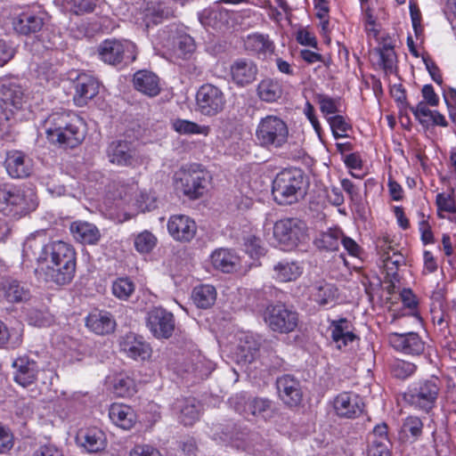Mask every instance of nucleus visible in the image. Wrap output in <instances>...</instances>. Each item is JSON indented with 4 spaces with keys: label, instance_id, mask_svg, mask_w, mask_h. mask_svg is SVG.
<instances>
[{
    "label": "nucleus",
    "instance_id": "39448f33",
    "mask_svg": "<svg viewBox=\"0 0 456 456\" xmlns=\"http://www.w3.org/2000/svg\"><path fill=\"white\" fill-rule=\"evenodd\" d=\"M289 139L287 124L276 116H266L259 121L256 129V143L269 151L282 148Z\"/></svg>",
    "mask_w": 456,
    "mask_h": 456
},
{
    "label": "nucleus",
    "instance_id": "20e7f679",
    "mask_svg": "<svg viewBox=\"0 0 456 456\" xmlns=\"http://www.w3.org/2000/svg\"><path fill=\"white\" fill-rule=\"evenodd\" d=\"M37 207V196L33 191L0 186V212L5 216L20 217Z\"/></svg>",
    "mask_w": 456,
    "mask_h": 456
},
{
    "label": "nucleus",
    "instance_id": "e2e57ef3",
    "mask_svg": "<svg viewBox=\"0 0 456 456\" xmlns=\"http://www.w3.org/2000/svg\"><path fill=\"white\" fill-rule=\"evenodd\" d=\"M28 323L36 327L48 326L52 322V317L39 310H32L28 316Z\"/></svg>",
    "mask_w": 456,
    "mask_h": 456
},
{
    "label": "nucleus",
    "instance_id": "4d7b16f0",
    "mask_svg": "<svg viewBox=\"0 0 456 456\" xmlns=\"http://www.w3.org/2000/svg\"><path fill=\"white\" fill-rule=\"evenodd\" d=\"M390 442L386 436L372 438L368 449V456H390Z\"/></svg>",
    "mask_w": 456,
    "mask_h": 456
},
{
    "label": "nucleus",
    "instance_id": "6e6d98bb",
    "mask_svg": "<svg viewBox=\"0 0 456 456\" xmlns=\"http://www.w3.org/2000/svg\"><path fill=\"white\" fill-rule=\"evenodd\" d=\"M316 101L322 113L327 118L339 111V99H334L326 94H317Z\"/></svg>",
    "mask_w": 456,
    "mask_h": 456
},
{
    "label": "nucleus",
    "instance_id": "7c9ffc66",
    "mask_svg": "<svg viewBox=\"0 0 456 456\" xmlns=\"http://www.w3.org/2000/svg\"><path fill=\"white\" fill-rule=\"evenodd\" d=\"M330 330L332 341L338 349L347 346L357 338L351 330L350 322L346 318L331 321Z\"/></svg>",
    "mask_w": 456,
    "mask_h": 456
},
{
    "label": "nucleus",
    "instance_id": "f8f14e48",
    "mask_svg": "<svg viewBox=\"0 0 456 456\" xmlns=\"http://www.w3.org/2000/svg\"><path fill=\"white\" fill-rule=\"evenodd\" d=\"M175 176L177 187L184 195L191 199H197L203 195L207 186L206 175L203 171L183 168L176 173Z\"/></svg>",
    "mask_w": 456,
    "mask_h": 456
},
{
    "label": "nucleus",
    "instance_id": "c85d7f7f",
    "mask_svg": "<svg viewBox=\"0 0 456 456\" xmlns=\"http://www.w3.org/2000/svg\"><path fill=\"white\" fill-rule=\"evenodd\" d=\"M310 297L320 306H333L338 298L335 285L325 281H318L310 286Z\"/></svg>",
    "mask_w": 456,
    "mask_h": 456
},
{
    "label": "nucleus",
    "instance_id": "a19ab883",
    "mask_svg": "<svg viewBox=\"0 0 456 456\" xmlns=\"http://www.w3.org/2000/svg\"><path fill=\"white\" fill-rule=\"evenodd\" d=\"M191 299L197 307L207 309L211 307L216 299V290L214 286L203 284L194 288Z\"/></svg>",
    "mask_w": 456,
    "mask_h": 456
},
{
    "label": "nucleus",
    "instance_id": "9d476101",
    "mask_svg": "<svg viewBox=\"0 0 456 456\" xmlns=\"http://www.w3.org/2000/svg\"><path fill=\"white\" fill-rule=\"evenodd\" d=\"M265 321L272 330L289 333L294 331L298 325V314L284 305L278 304L266 308Z\"/></svg>",
    "mask_w": 456,
    "mask_h": 456
},
{
    "label": "nucleus",
    "instance_id": "680f3d73",
    "mask_svg": "<svg viewBox=\"0 0 456 456\" xmlns=\"http://www.w3.org/2000/svg\"><path fill=\"white\" fill-rule=\"evenodd\" d=\"M70 5V11L76 14L91 12L95 7V0H67Z\"/></svg>",
    "mask_w": 456,
    "mask_h": 456
},
{
    "label": "nucleus",
    "instance_id": "052dcab7",
    "mask_svg": "<svg viewBox=\"0 0 456 456\" xmlns=\"http://www.w3.org/2000/svg\"><path fill=\"white\" fill-rule=\"evenodd\" d=\"M427 104L425 102H420L415 107H411L410 110L421 125L428 126L429 125V117L433 111L428 108Z\"/></svg>",
    "mask_w": 456,
    "mask_h": 456
},
{
    "label": "nucleus",
    "instance_id": "e433bc0d",
    "mask_svg": "<svg viewBox=\"0 0 456 456\" xmlns=\"http://www.w3.org/2000/svg\"><path fill=\"white\" fill-rule=\"evenodd\" d=\"M110 420L123 429H130L136 421L133 409L126 404L113 403L109 411Z\"/></svg>",
    "mask_w": 456,
    "mask_h": 456
},
{
    "label": "nucleus",
    "instance_id": "ea45409f",
    "mask_svg": "<svg viewBox=\"0 0 456 456\" xmlns=\"http://www.w3.org/2000/svg\"><path fill=\"white\" fill-rule=\"evenodd\" d=\"M274 278L281 282L297 280L303 273V267L297 262L281 261L273 267Z\"/></svg>",
    "mask_w": 456,
    "mask_h": 456
},
{
    "label": "nucleus",
    "instance_id": "f257e3e1",
    "mask_svg": "<svg viewBox=\"0 0 456 456\" xmlns=\"http://www.w3.org/2000/svg\"><path fill=\"white\" fill-rule=\"evenodd\" d=\"M43 263L46 264L45 277L47 281L57 285L69 283L76 273L77 256L74 248L62 240L45 244Z\"/></svg>",
    "mask_w": 456,
    "mask_h": 456
},
{
    "label": "nucleus",
    "instance_id": "2f4dec72",
    "mask_svg": "<svg viewBox=\"0 0 456 456\" xmlns=\"http://www.w3.org/2000/svg\"><path fill=\"white\" fill-rule=\"evenodd\" d=\"M0 297L9 303H21L30 298V291L21 282L6 279L0 282Z\"/></svg>",
    "mask_w": 456,
    "mask_h": 456
},
{
    "label": "nucleus",
    "instance_id": "09e8293b",
    "mask_svg": "<svg viewBox=\"0 0 456 456\" xmlns=\"http://www.w3.org/2000/svg\"><path fill=\"white\" fill-rule=\"evenodd\" d=\"M134 289V283L128 278H118L112 284L113 295L121 300H127Z\"/></svg>",
    "mask_w": 456,
    "mask_h": 456
},
{
    "label": "nucleus",
    "instance_id": "603ef678",
    "mask_svg": "<svg viewBox=\"0 0 456 456\" xmlns=\"http://www.w3.org/2000/svg\"><path fill=\"white\" fill-rule=\"evenodd\" d=\"M423 422L416 416L407 417L402 425L401 430L406 436H411L413 439L419 438L422 434Z\"/></svg>",
    "mask_w": 456,
    "mask_h": 456
},
{
    "label": "nucleus",
    "instance_id": "a18cd8bd",
    "mask_svg": "<svg viewBox=\"0 0 456 456\" xmlns=\"http://www.w3.org/2000/svg\"><path fill=\"white\" fill-rule=\"evenodd\" d=\"M45 245L38 238L32 236L26 240L23 245V256L28 259L35 257L43 263Z\"/></svg>",
    "mask_w": 456,
    "mask_h": 456
},
{
    "label": "nucleus",
    "instance_id": "f704fd0d",
    "mask_svg": "<svg viewBox=\"0 0 456 456\" xmlns=\"http://www.w3.org/2000/svg\"><path fill=\"white\" fill-rule=\"evenodd\" d=\"M213 267L223 273H232L240 265V257L231 249L218 248L210 256Z\"/></svg>",
    "mask_w": 456,
    "mask_h": 456
},
{
    "label": "nucleus",
    "instance_id": "3c124183",
    "mask_svg": "<svg viewBox=\"0 0 456 456\" xmlns=\"http://www.w3.org/2000/svg\"><path fill=\"white\" fill-rule=\"evenodd\" d=\"M327 121L330 126L333 136L336 139L346 137L347 131L352 128L351 125L347 123L345 118L341 115L327 117Z\"/></svg>",
    "mask_w": 456,
    "mask_h": 456
},
{
    "label": "nucleus",
    "instance_id": "ddd939ff",
    "mask_svg": "<svg viewBox=\"0 0 456 456\" xmlns=\"http://www.w3.org/2000/svg\"><path fill=\"white\" fill-rule=\"evenodd\" d=\"M390 346L397 352L406 355L418 356L424 353L426 343L417 332L397 333L388 335Z\"/></svg>",
    "mask_w": 456,
    "mask_h": 456
},
{
    "label": "nucleus",
    "instance_id": "473e14b6",
    "mask_svg": "<svg viewBox=\"0 0 456 456\" xmlns=\"http://www.w3.org/2000/svg\"><path fill=\"white\" fill-rule=\"evenodd\" d=\"M12 25L14 30L20 34H35L42 29L44 18L41 14L24 12L13 20Z\"/></svg>",
    "mask_w": 456,
    "mask_h": 456
},
{
    "label": "nucleus",
    "instance_id": "c9c22d12",
    "mask_svg": "<svg viewBox=\"0 0 456 456\" xmlns=\"http://www.w3.org/2000/svg\"><path fill=\"white\" fill-rule=\"evenodd\" d=\"M133 82L136 90L150 97L160 92L159 79L153 72L139 70L134 73Z\"/></svg>",
    "mask_w": 456,
    "mask_h": 456
},
{
    "label": "nucleus",
    "instance_id": "0e129e2a",
    "mask_svg": "<svg viewBox=\"0 0 456 456\" xmlns=\"http://www.w3.org/2000/svg\"><path fill=\"white\" fill-rule=\"evenodd\" d=\"M138 208L142 212L151 211L156 208V197L151 192L142 191L137 199Z\"/></svg>",
    "mask_w": 456,
    "mask_h": 456
},
{
    "label": "nucleus",
    "instance_id": "5701e85b",
    "mask_svg": "<svg viewBox=\"0 0 456 456\" xmlns=\"http://www.w3.org/2000/svg\"><path fill=\"white\" fill-rule=\"evenodd\" d=\"M4 164L8 175L12 178H25L32 173V159L20 151L7 152Z\"/></svg>",
    "mask_w": 456,
    "mask_h": 456
},
{
    "label": "nucleus",
    "instance_id": "a211bd4d",
    "mask_svg": "<svg viewBox=\"0 0 456 456\" xmlns=\"http://www.w3.org/2000/svg\"><path fill=\"white\" fill-rule=\"evenodd\" d=\"M167 231L174 240L189 242L196 234L197 225L188 216L174 215L168 219Z\"/></svg>",
    "mask_w": 456,
    "mask_h": 456
},
{
    "label": "nucleus",
    "instance_id": "864d4df0",
    "mask_svg": "<svg viewBox=\"0 0 456 456\" xmlns=\"http://www.w3.org/2000/svg\"><path fill=\"white\" fill-rule=\"evenodd\" d=\"M157 243V238L149 231H143L134 239V248L140 253L151 252Z\"/></svg>",
    "mask_w": 456,
    "mask_h": 456
},
{
    "label": "nucleus",
    "instance_id": "5fc2aeb1",
    "mask_svg": "<svg viewBox=\"0 0 456 456\" xmlns=\"http://www.w3.org/2000/svg\"><path fill=\"white\" fill-rule=\"evenodd\" d=\"M113 390L118 396H131L135 392L134 381L129 377H118L114 381Z\"/></svg>",
    "mask_w": 456,
    "mask_h": 456
},
{
    "label": "nucleus",
    "instance_id": "c03bdc74",
    "mask_svg": "<svg viewBox=\"0 0 456 456\" xmlns=\"http://www.w3.org/2000/svg\"><path fill=\"white\" fill-rule=\"evenodd\" d=\"M22 343V330L12 328L9 330L6 325L0 321V347L16 348Z\"/></svg>",
    "mask_w": 456,
    "mask_h": 456
},
{
    "label": "nucleus",
    "instance_id": "9b49d317",
    "mask_svg": "<svg viewBox=\"0 0 456 456\" xmlns=\"http://www.w3.org/2000/svg\"><path fill=\"white\" fill-rule=\"evenodd\" d=\"M146 325L157 338H169L175 330V317L163 307H153L147 313Z\"/></svg>",
    "mask_w": 456,
    "mask_h": 456
},
{
    "label": "nucleus",
    "instance_id": "49530a36",
    "mask_svg": "<svg viewBox=\"0 0 456 456\" xmlns=\"http://www.w3.org/2000/svg\"><path fill=\"white\" fill-rule=\"evenodd\" d=\"M379 65L387 75L394 74L396 70V54L392 46L385 45L379 51Z\"/></svg>",
    "mask_w": 456,
    "mask_h": 456
},
{
    "label": "nucleus",
    "instance_id": "37998d69",
    "mask_svg": "<svg viewBox=\"0 0 456 456\" xmlns=\"http://www.w3.org/2000/svg\"><path fill=\"white\" fill-rule=\"evenodd\" d=\"M171 126L180 134L208 135L210 132V128L208 126H200L195 122L182 118L173 120Z\"/></svg>",
    "mask_w": 456,
    "mask_h": 456
},
{
    "label": "nucleus",
    "instance_id": "6ab92c4d",
    "mask_svg": "<svg viewBox=\"0 0 456 456\" xmlns=\"http://www.w3.org/2000/svg\"><path fill=\"white\" fill-rule=\"evenodd\" d=\"M279 397L287 405L297 406L303 398L300 382L291 375L285 374L276 380Z\"/></svg>",
    "mask_w": 456,
    "mask_h": 456
},
{
    "label": "nucleus",
    "instance_id": "58836bf2",
    "mask_svg": "<svg viewBox=\"0 0 456 456\" xmlns=\"http://www.w3.org/2000/svg\"><path fill=\"white\" fill-rule=\"evenodd\" d=\"M258 97L266 102H274L282 95V86L278 79L263 78L256 88Z\"/></svg>",
    "mask_w": 456,
    "mask_h": 456
},
{
    "label": "nucleus",
    "instance_id": "f03ea898",
    "mask_svg": "<svg viewBox=\"0 0 456 456\" xmlns=\"http://www.w3.org/2000/svg\"><path fill=\"white\" fill-rule=\"evenodd\" d=\"M305 175L301 169L285 168L278 173L273 182V195L280 205L297 202L305 193Z\"/></svg>",
    "mask_w": 456,
    "mask_h": 456
},
{
    "label": "nucleus",
    "instance_id": "774afa93",
    "mask_svg": "<svg viewBox=\"0 0 456 456\" xmlns=\"http://www.w3.org/2000/svg\"><path fill=\"white\" fill-rule=\"evenodd\" d=\"M129 456H161L159 450L150 444H136L129 453Z\"/></svg>",
    "mask_w": 456,
    "mask_h": 456
},
{
    "label": "nucleus",
    "instance_id": "2eb2a0df",
    "mask_svg": "<svg viewBox=\"0 0 456 456\" xmlns=\"http://www.w3.org/2000/svg\"><path fill=\"white\" fill-rule=\"evenodd\" d=\"M362 399L355 393L343 392L333 400V409L339 418L354 419L363 411Z\"/></svg>",
    "mask_w": 456,
    "mask_h": 456
},
{
    "label": "nucleus",
    "instance_id": "4c0bfd02",
    "mask_svg": "<svg viewBox=\"0 0 456 456\" xmlns=\"http://www.w3.org/2000/svg\"><path fill=\"white\" fill-rule=\"evenodd\" d=\"M246 50L258 55L266 57L273 53L275 45L267 35L255 33L248 35L244 41Z\"/></svg>",
    "mask_w": 456,
    "mask_h": 456
},
{
    "label": "nucleus",
    "instance_id": "de8ad7c7",
    "mask_svg": "<svg viewBox=\"0 0 456 456\" xmlns=\"http://www.w3.org/2000/svg\"><path fill=\"white\" fill-rule=\"evenodd\" d=\"M378 248L380 250L383 262L386 265L392 264L395 266H398L403 261V256L395 251L390 245L388 238H383L381 240H379Z\"/></svg>",
    "mask_w": 456,
    "mask_h": 456
},
{
    "label": "nucleus",
    "instance_id": "8fccbe9b",
    "mask_svg": "<svg viewBox=\"0 0 456 456\" xmlns=\"http://www.w3.org/2000/svg\"><path fill=\"white\" fill-rule=\"evenodd\" d=\"M390 369L395 378L405 379L415 373L417 366L412 362L396 359L391 363Z\"/></svg>",
    "mask_w": 456,
    "mask_h": 456
},
{
    "label": "nucleus",
    "instance_id": "c756f323",
    "mask_svg": "<svg viewBox=\"0 0 456 456\" xmlns=\"http://www.w3.org/2000/svg\"><path fill=\"white\" fill-rule=\"evenodd\" d=\"M261 338L251 334H245L240 338L236 346L235 354L237 361L242 363L252 362L261 350Z\"/></svg>",
    "mask_w": 456,
    "mask_h": 456
},
{
    "label": "nucleus",
    "instance_id": "423d86ee",
    "mask_svg": "<svg viewBox=\"0 0 456 456\" xmlns=\"http://www.w3.org/2000/svg\"><path fill=\"white\" fill-rule=\"evenodd\" d=\"M441 380L435 376L413 382L404 394L406 402L416 409L428 412L436 405Z\"/></svg>",
    "mask_w": 456,
    "mask_h": 456
},
{
    "label": "nucleus",
    "instance_id": "0eeeda50",
    "mask_svg": "<svg viewBox=\"0 0 456 456\" xmlns=\"http://www.w3.org/2000/svg\"><path fill=\"white\" fill-rule=\"evenodd\" d=\"M135 45L129 40L106 39L98 46L102 61L110 65L129 64L136 58Z\"/></svg>",
    "mask_w": 456,
    "mask_h": 456
},
{
    "label": "nucleus",
    "instance_id": "4468645a",
    "mask_svg": "<svg viewBox=\"0 0 456 456\" xmlns=\"http://www.w3.org/2000/svg\"><path fill=\"white\" fill-rule=\"evenodd\" d=\"M22 86L11 77H0V100L9 112L20 110L26 102Z\"/></svg>",
    "mask_w": 456,
    "mask_h": 456
},
{
    "label": "nucleus",
    "instance_id": "6e6552de",
    "mask_svg": "<svg viewBox=\"0 0 456 456\" xmlns=\"http://www.w3.org/2000/svg\"><path fill=\"white\" fill-rule=\"evenodd\" d=\"M45 131L48 141H59L62 134L69 130L73 135L82 136V121L69 112H54L45 120Z\"/></svg>",
    "mask_w": 456,
    "mask_h": 456
},
{
    "label": "nucleus",
    "instance_id": "dca6fc26",
    "mask_svg": "<svg viewBox=\"0 0 456 456\" xmlns=\"http://www.w3.org/2000/svg\"><path fill=\"white\" fill-rule=\"evenodd\" d=\"M258 74L256 63L247 58H239L230 66V76L233 84L244 87L253 83Z\"/></svg>",
    "mask_w": 456,
    "mask_h": 456
},
{
    "label": "nucleus",
    "instance_id": "bb28decb",
    "mask_svg": "<svg viewBox=\"0 0 456 456\" xmlns=\"http://www.w3.org/2000/svg\"><path fill=\"white\" fill-rule=\"evenodd\" d=\"M172 410L181 423L191 426L200 418V404L195 398H179L173 403Z\"/></svg>",
    "mask_w": 456,
    "mask_h": 456
},
{
    "label": "nucleus",
    "instance_id": "bf43d9fd",
    "mask_svg": "<svg viewBox=\"0 0 456 456\" xmlns=\"http://www.w3.org/2000/svg\"><path fill=\"white\" fill-rule=\"evenodd\" d=\"M62 134L64 136H61L59 141H49V142L53 144L61 146V147L75 148L77 145H79L85 138V131L83 129H82V136H77L74 134L72 135L69 133V130H68L67 132H65Z\"/></svg>",
    "mask_w": 456,
    "mask_h": 456
},
{
    "label": "nucleus",
    "instance_id": "f3484780",
    "mask_svg": "<svg viewBox=\"0 0 456 456\" xmlns=\"http://www.w3.org/2000/svg\"><path fill=\"white\" fill-rule=\"evenodd\" d=\"M248 420H268L273 418L275 414V407L272 401L266 398H248L242 410H239Z\"/></svg>",
    "mask_w": 456,
    "mask_h": 456
},
{
    "label": "nucleus",
    "instance_id": "b1692460",
    "mask_svg": "<svg viewBox=\"0 0 456 456\" xmlns=\"http://www.w3.org/2000/svg\"><path fill=\"white\" fill-rule=\"evenodd\" d=\"M110 162L118 166H132L138 161V154L132 145L125 141L112 142L107 150Z\"/></svg>",
    "mask_w": 456,
    "mask_h": 456
},
{
    "label": "nucleus",
    "instance_id": "a878e982",
    "mask_svg": "<svg viewBox=\"0 0 456 456\" xmlns=\"http://www.w3.org/2000/svg\"><path fill=\"white\" fill-rule=\"evenodd\" d=\"M12 367L16 370L14 372V380L23 387L33 384L37 379L38 373V365L37 362L27 355L20 356L12 362Z\"/></svg>",
    "mask_w": 456,
    "mask_h": 456
},
{
    "label": "nucleus",
    "instance_id": "393cba45",
    "mask_svg": "<svg viewBox=\"0 0 456 456\" xmlns=\"http://www.w3.org/2000/svg\"><path fill=\"white\" fill-rule=\"evenodd\" d=\"M77 442L86 452L97 453L107 445V437L103 431L97 428L81 429L77 435Z\"/></svg>",
    "mask_w": 456,
    "mask_h": 456
},
{
    "label": "nucleus",
    "instance_id": "aec40b11",
    "mask_svg": "<svg viewBox=\"0 0 456 456\" xmlns=\"http://www.w3.org/2000/svg\"><path fill=\"white\" fill-rule=\"evenodd\" d=\"M120 350L126 356L139 361H145L151 355V348L143 338L134 333L129 332L119 339Z\"/></svg>",
    "mask_w": 456,
    "mask_h": 456
},
{
    "label": "nucleus",
    "instance_id": "7ed1b4c3",
    "mask_svg": "<svg viewBox=\"0 0 456 456\" xmlns=\"http://www.w3.org/2000/svg\"><path fill=\"white\" fill-rule=\"evenodd\" d=\"M307 231V225L304 221L288 217L274 224L273 234L277 246L282 250L289 251L308 240Z\"/></svg>",
    "mask_w": 456,
    "mask_h": 456
},
{
    "label": "nucleus",
    "instance_id": "79ce46f5",
    "mask_svg": "<svg viewBox=\"0 0 456 456\" xmlns=\"http://www.w3.org/2000/svg\"><path fill=\"white\" fill-rule=\"evenodd\" d=\"M341 236L342 231L339 228L329 229L315 239L314 244L321 250L336 251L339 248Z\"/></svg>",
    "mask_w": 456,
    "mask_h": 456
},
{
    "label": "nucleus",
    "instance_id": "72a5a7b5",
    "mask_svg": "<svg viewBox=\"0 0 456 456\" xmlns=\"http://www.w3.org/2000/svg\"><path fill=\"white\" fill-rule=\"evenodd\" d=\"M69 230L74 239L82 244L94 245L101 238L99 229L94 224L88 222H73Z\"/></svg>",
    "mask_w": 456,
    "mask_h": 456
},
{
    "label": "nucleus",
    "instance_id": "412c9836",
    "mask_svg": "<svg viewBox=\"0 0 456 456\" xmlns=\"http://www.w3.org/2000/svg\"><path fill=\"white\" fill-rule=\"evenodd\" d=\"M163 46L171 51L178 58L187 59L195 51L194 39L177 29H170V35L163 42Z\"/></svg>",
    "mask_w": 456,
    "mask_h": 456
},
{
    "label": "nucleus",
    "instance_id": "4be33fe9",
    "mask_svg": "<svg viewBox=\"0 0 456 456\" xmlns=\"http://www.w3.org/2000/svg\"><path fill=\"white\" fill-rule=\"evenodd\" d=\"M75 94L73 101L78 107L87 104L99 92V82L91 75L79 74L74 82Z\"/></svg>",
    "mask_w": 456,
    "mask_h": 456
},
{
    "label": "nucleus",
    "instance_id": "338daca9",
    "mask_svg": "<svg viewBox=\"0 0 456 456\" xmlns=\"http://www.w3.org/2000/svg\"><path fill=\"white\" fill-rule=\"evenodd\" d=\"M363 21L366 33L376 37L379 32V25L370 8H367L364 12Z\"/></svg>",
    "mask_w": 456,
    "mask_h": 456
},
{
    "label": "nucleus",
    "instance_id": "13d9d810",
    "mask_svg": "<svg viewBox=\"0 0 456 456\" xmlns=\"http://www.w3.org/2000/svg\"><path fill=\"white\" fill-rule=\"evenodd\" d=\"M171 15L172 11L169 8H167L161 4H158L157 6L149 8L146 13V18L148 20L147 25H149V22L158 24L161 22L164 19H167Z\"/></svg>",
    "mask_w": 456,
    "mask_h": 456
},
{
    "label": "nucleus",
    "instance_id": "1a4fd4ad",
    "mask_svg": "<svg viewBox=\"0 0 456 456\" xmlns=\"http://www.w3.org/2000/svg\"><path fill=\"white\" fill-rule=\"evenodd\" d=\"M196 104L202 115L214 117L224 110L226 97L221 88L212 84H204L196 94Z\"/></svg>",
    "mask_w": 456,
    "mask_h": 456
},
{
    "label": "nucleus",
    "instance_id": "cd10ccee",
    "mask_svg": "<svg viewBox=\"0 0 456 456\" xmlns=\"http://www.w3.org/2000/svg\"><path fill=\"white\" fill-rule=\"evenodd\" d=\"M86 327L97 335H108L115 330L116 321L107 311H94L86 318Z\"/></svg>",
    "mask_w": 456,
    "mask_h": 456
},
{
    "label": "nucleus",
    "instance_id": "69168bd1",
    "mask_svg": "<svg viewBox=\"0 0 456 456\" xmlns=\"http://www.w3.org/2000/svg\"><path fill=\"white\" fill-rule=\"evenodd\" d=\"M436 203L438 210L447 213H456V206L453 199L450 195L438 193L436 195Z\"/></svg>",
    "mask_w": 456,
    "mask_h": 456
}]
</instances>
